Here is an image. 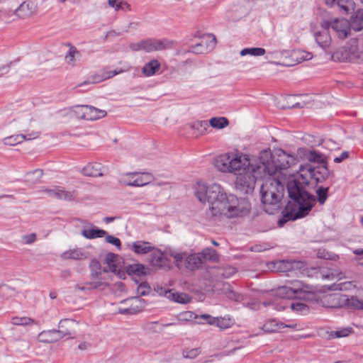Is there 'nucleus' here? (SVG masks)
<instances>
[{
  "mask_svg": "<svg viewBox=\"0 0 363 363\" xmlns=\"http://www.w3.org/2000/svg\"><path fill=\"white\" fill-rule=\"evenodd\" d=\"M62 259L82 260L88 257L87 254L81 248L69 249L60 255Z\"/></svg>",
  "mask_w": 363,
  "mask_h": 363,
  "instance_id": "393cba45",
  "label": "nucleus"
},
{
  "mask_svg": "<svg viewBox=\"0 0 363 363\" xmlns=\"http://www.w3.org/2000/svg\"><path fill=\"white\" fill-rule=\"evenodd\" d=\"M265 53V50L262 48H247L242 49L240 52L241 56H245L247 55L252 56H262Z\"/></svg>",
  "mask_w": 363,
  "mask_h": 363,
  "instance_id": "37998d69",
  "label": "nucleus"
},
{
  "mask_svg": "<svg viewBox=\"0 0 363 363\" xmlns=\"http://www.w3.org/2000/svg\"><path fill=\"white\" fill-rule=\"evenodd\" d=\"M350 330L347 328H344L342 330L334 332V333L332 334V336L335 337H343L347 336L350 334Z\"/></svg>",
  "mask_w": 363,
  "mask_h": 363,
  "instance_id": "0e129e2a",
  "label": "nucleus"
},
{
  "mask_svg": "<svg viewBox=\"0 0 363 363\" xmlns=\"http://www.w3.org/2000/svg\"><path fill=\"white\" fill-rule=\"evenodd\" d=\"M150 252V262L152 266L159 269H164L168 267L167 259L161 250L153 247V250Z\"/></svg>",
  "mask_w": 363,
  "mask_h": 363,
  "instance_id": "4be33fe9",
  "label": "nucleus"
},
{
  "mask_svg": "<svg viewBox=\"0 0 363 363\" xmlns=\"http://www.w3.org/2000/svg\"><path fill=\"white\" fill-rule=\"evenodd\" d=\"M291 308L294 311L304 312L308 310V306L303 303H291Z\"/></svg>",
  "mask_w": 363,
  "mask_h": 363,
  "instance_id": "680f3d73",
  "label": "nucleus"
},
{
  "mask_svg": "<svg viewBox=\"0 0 363 363\" xmlns=\"http://www.w3.org/2000/svg\"><path fill=\"white\" fill-rule=\"evenodd\" d=\"M145 40H141L138 43H132L129 45V48L133 51H140V50L145 51Z\"/></svg>",
  "mask_w": 363,
  "mask_h": 363,
  "instance_id": "13d9d810",
  "label": "nucleus"
},
{
  "mask_svg": "<svg viewBox=\"0 0 363 363\" xmlns=\"http://www.w3.org/2000/svg\"><path fill=\"white\" fill-rule=\"evenodd\" d=\"M122 72H123V70L122 69H119L118 70L115 69V70H113V71H103V72H101L104 80L111 79L113 77H114V76H116V75H117L118 74H121Z\"/></svg>",
  "mask_w": 363,
  "mask_h": 363,
  "instance_id": "052dcab7",
  "label": "nucleus"
},
{
  "mask_svg": "<svg viewBox=\"0 0 363 363\" xmlns=\"http://www.w3.org/2000/svg\"><path fill=\"white\" fill-rule=\"evenodd\" d=\"M276 155L278 158L277 162H274L273 160V155L272 154V164L277 169L276 177L279 176V178L284 179L283 176L281 175V170L286 169L295 164L296 162V157L293 155L286 153L282 149L277 150Z\"/></svg>",
  "mask_w": 363,
  "mask_h": 363,
  "instance_id": "9b49d317",
  "label": "nucleus"
},
{
  "mask_svg": "<svg viewBox=\"0 0 363 363\" xmlns=\"http://www.w3.org/2000/svg\"><path fill=\"white\" fill-rule=\"evenodd\" d=\"M347 303L349 306L353 308L363 310V300L358 298L357 296L347 298Z\"/></svg>",
  "mask_w": 363,
  "mask_h": 363,
  "instance_id": "8fccbe9b",
  "label": "nucleus"
},
{
  "mask_svg": "<svg viewBox=\"0 0 363 363\" xmlns=\"http://www.w3.org/2000/svg\"><path fill=\"white\" fill-rule=\"evenodd\" d=\"M126 272L129 275L140 277L145 275V267L142 264H130L126 267Z\"/></svg>",
  "mask_w": 363,
  "mask_h": 363,
  "instance_id": "e433bc0d",
  "label": "nucleus"
},
{
  "mask_svg": "<svg viewBox=\"0 0 363 363\" xmlns=\"http://www.w3.org/2000/svg\"><path fill=\"white\" fill-rule=\"evenodd\" d=\"M59 334L57 330H50L40 333L38 338L41 342L52 343L60 340Z\"/></svg>",
  "mask_w": 363,
  "mask_h": 363,
  "instance_id": "a878e982",
  "label": "nucleus"
},
{
  "mask_svg": "<svg viewBox=\"0 0 363 363\" xmlns=\"http://www.w3.org/2000/svg\"><path fill=\"white\" fill-rule=\"evenodd\" d=\"M69 50L65 57V60L68 65L74 66L75 62L81 58L80 52L73 45L69 44Z\"/></svg>",
  "mask_w": 363,
  "mask_h": 363,
  "instance_id": "c756f323",
  "label": "nucleus"
},
{
  "mask_svg": "<svg viewBox=\"0 0 363 363\" xmlns=\"http://www.w3.org/2000/svg\"><path fill=\"white\" fill-rule=\"evenodd\" d=\"M91 269V281L85 282L84 284H77L75 288L82 291H91L92 290L103 291L109 286L110 278L102 271L100 263L96 260H91L90 263Z\"/></svg>",
  "mask_w": 363,
  "mask_h": 363,
  "instance_id": "423d86ee",
  "label": "nucleus"
},
{
  "mask_svg": "<svg viewBox=\"0 0 363 363\" xmlns=\"http://www.w3.org/2000/svg\"><path fill=\"white\" fill-rule=\"evenodd\" d=\"M272 161V151L269 148L262 150L259 154V166L245 173H239L235 182V189L242 194H251L257 179L266 177L267 174L276 172Z\"/></svg>",
  "mask_w": 363,
  "mask_h": 363,
  "instance_id": "7ed1b4c3",
  "label": "nucleus"
},
{
  "mask_svg": "<svg viewBox=\"0 0 363 363\" xmlns=\"http://www.w3.org/2000/svg\"><path fill=\"white\" fill-rule=\"evenodd\" d=\"M277 169L274 173L267 174L264 183L260 188L261 201L264 211L269 214L279 212L283 207L284 196V179L276 177Z\"/></svg>",
  "mask_w": 363,
  "mask_h": 363,
  "instance_id": "20e7f679",
  "label": "nucleus"
},
{
  "mask_svg": "<svg viewBox=\"0 0 363 363\" xmlns=\"http://www.w3.org/2000/svg\"><path fill=\"white\" fill-rule=\"evenodd\" d=\"M309 54H306L305 55V53L297 50V51H293L291 54V57H292L291 62H283L282 65L285 66H292L296 63H300L303 60H308L311 58V57H308Z\"/></svg>",
  "mask_w": 363,
  "mask_h": 363,
  "instance_id": "c9c22d12",
  "label": "nucleus"
},
{
  "mask_svg": "<svg viewBox=\"0 0 363 363\" xmlns=\"http://www.w3.org/2000/svg\"><path fill=\"white\" fill-rule=\"evenodd\" d=\"M107 234V232L97 228H91L89 230H83L82 235L87 239H94L96 238H102Z\"/></svg>",
  "mask_w": 363,
  "mask_h": 363,
  "instance_id": "ea45409f",
  "label": "nucleus"
},
{
  "mask_svg": "<svg viewBox=\"0 0 363 363\" xmlns=\"http://www.w3.org/2000/svg\"><path fill=\"white\" fill-rule=\"evenodd\" d=\"M120 304L121 306L118 308L120 314H135L145 308L146 301L143 298L135 296L121 301Z\"/></svg>",
  "mask_w": 363,
  "mask_h": 363,
  "instance_id": "f8f14e48",
  "label": "nucleus"
},
{
  "mask_svg": "<svg viewBox=\"0 0 363 363\" xmlns=\"http://www.w3.org/2000/svg\"><path fill=\"white\" fill-rule=\"evenodd\" d=\"M106 241L108 243L115 245L119 250L121 248V242L118 238L108 235L106 236Z\"/></svg>",
  "mask_w": 363,
  "mask_h": 363,
  "instance_id": "bf43d9fd",
  "label": "nucleus"
},
{
  "mask_svg": "<svg viewBox=\"0 0 363 363\" xmlns=\"http://www.w3.org/2000/svg\"><path fill=\"white\" fill-rule=\"evenodd\" d=\"M271 295L273 296V299L272 301H264L262 304L264 306H269L273 305L274 306V308L278 311L284 310V307H278L279 304L277 303V298L288 299L297 298L296 296L294 293L290 286H279L275 291H272Z\"/></svg>",
  "mask_w": 363,
  "mask_h": 363,
  "instance_id": "ddd939ff",
  "label": "nucleus"
},
{
  "mask_svg": "<svg viewBox=\"0 0 363 363\" xmlns=\"http://www.w3.org/2000/svg\"><path fill=\"white\" fill-rule=\"evenodd\" d=\"M215 166L222 172L233 173L238 176L259 166V157L251 160L250 156L240 152H228L220 155L215 160Z\"/></svg>",
  "mask_w": 363,
  "mask_h": 363,
  "instance_id": "39448f33",
  "label": "nucleus"
},
{
  "mask_svg": "<svg viewBox=\"0 0 363 363\" xmlns=\"http://www.w3.org/2000/svg\"><path fill=\"white\" fill-rule=\"evenodd\" d=\"M316 256L320 259H330V254L326 252L324 249H319L317 251Z\"/></svg>",
  "mask_w": 363,
  "mask_h": 363,
  "instance_id": "69168bd1",
  "label": "nucleus"
},
{
  "mask_svg": "<svg viewBox=\"0 0 363 363\" xmlns=\"http://www.w3.org/2000/svg\"><path fill=\"white\" fill-rule=\"evenodd\" d=\"M349 152L347 151H344L342 152V154L340 155V156L339 157H336L334 158L333 161L335 163H340L342 162L343 160L347 159L349 157Z\"/></svg>",
  "mask_w": 363,
  "mask_h": 363,
  "instance_id": "774afa93",
  "label": "nucleus"
},
{
  "mask_svg": "<svg viewBox=\"0 0 363 363\" xmlns=\"http://www.w3.org/2000/svg\"><path fill=\"white\" fill-rule=\"evenodd\" d=\"M106 170V167L101 163L91 162L83 167L82 173L86 177H102Z\"/></svg>",
  "mask_w": 363,
  "mask_h": 363,
  "instance_id": "412c9836",
  "label": "nucleus"
},
{
  "mask_svg": "<svg viewBox=\"0 0 363 363\" xmlns=\"http://www.w3.org/2000/svg\"><path fill=\"white\" fill-rule=\"evenodd\" d=\"M199 318L206 320L209 325H216L221 329H225L230 327L232 322L230 318H215L208 314H203Z\"/></svg>",
  "mask_w": 363,
  "mask_h": 363,
  "instance_id": "5701e85b",
  "label": "nucleus"
},
{
  "mask_svg": "<svg viewBox=\"0 0 363 363\" xmlns=\"http://www.w3.org/2000/svg\"><path fill=\"white\" fill-rule=\"evenodd\" d=\"M108 4L116 11H130V5L123 0H108Z\"/></svg>",
  "mask_w": 363,
  "mask_h": 363,
  "instance_id": "a19ab883",
  "label": "nucleus"
},
{
  "mask_svg": "<svg viewBox=\"0 0 363 363\" xmlns=\"http://www.w3.org/2000/svg\"><path fill=\"white\" fill-rule=\"evenodd\" d=\"M200 255L202 259H208L212 262L218 261V255L217 251L211 247H206L203 249Z\"/></svg>",
  "mask_w": 363,
  "mask_h": 363,
  "instance_id": "79ce46f5",
  "label": "nucleus"
},
{
  "mask_svg": "<svg viewBox=\"0 0 363 363\" xmlns=\"http://www.w3.org/2000/svg\"><path fill=\"white\" fill-rule=\"evenodd\" d=\"M332 57L334 60H349L363 63V48H359L358 41L354 39L349 47L342 48L334 52Z\"/></svg>",
  "mask_w": 363,
  "mask_h": 363,
  "instance_id": "6e6552de",
  "label": "nucleus"
},
{
  "mask_svg": "<svg viewBox=\"0 0 363 363\" xmlns=\"http://www.w3.org/2000/svg\"><path fill=\"white\" fill-rule=\"evenodd\" d=\"M350 28L355 31L363 29V9H358L352 16L349 23Z\"/></svg>",
  "mask_w": 363,
  "mask_h": 363,
  "instance_id": "cd10ccee",
  "label": "nucleus"
},
{
  "mask_svg": "<svg viewBox=\"0 0 363 363\" xmlns=\"http://www.w3.org/2000/svg\"><path fill=\"white\" fill-rule=\"evenodd\" d=\"M278 269L280 271L285 272L293 271V267H291V259L279 261Z\"/></svg>",
  "mask_w": 363,
  "mask_h": 363,
  "instance_id": "5fc2aeb1",
  "label": "nucleus"
},
{
  "mask_svg": "<svg viewBox=\"0 0 363 363\" xmlns=\"http://www.w3.org/2000/svg\"><path fill=\"white\" fill-rule=\"evenodd\" d=\"M160 67L159 61L153 59L144 65L142 68V73L146 77H151L160 69Z\"/></svg>",
  "mask_w": 363,
  "mask_h": 363,
  "instance_id": "c85d7f7f",
  "label": "nucleus"
},
{
  "mask_svg": "<svg viewBox=\"0 0 363 363\" xmlns=\"http://www.w3.org/2000/svg\"><path fill=\"white\" fill-rule=\"evenodd\" d=\"M167 298L179 303H187L191 300V297L184 293L167 291Z\"/></svg>",
  "mask_w": 363,
  "mask_h": 363,
  "instance_id": "473e14b6",
  "label": "nucleus"
},
{
  "mask_svg": "<svg viewBox=\"0 0 363 363\" xmlns=\"http://www.w3.org/2000/svg\"><path fill=\"white\" fill-rule=\"evenodd\" d=\"M325 25L328 29L331 28L341 38H346L350 29L349 22L345 19H336L331 22H325Z\"/></svg>",
  "mask_w": 363,
  "mask_h": 363,
  "instance_id": "dca6fc26",
  "label": "nucleus"
},
{
  "mask_svg": "<svg viewBox=\"0 0 363 363\" xmlns=\"http://www.w3.org/2000/svg\"><path fill=\"white\" fill-rule=\"evenodd\" d=\"M37 125V121L30 116H28L27 117L21 121L19 123V128L21 129L23 132L28 134L31 133L30 132L31 129H35Z\"/></svg>",
  "mask_w": 363,
  "mask_h": 363,
  "instance_id": "72a5a7b5",
  "label": "nucleus"
},
{
  "mask_svg": "<svg viewBox=\"0 0 363 363\" xmlns=\"http://www.w3.org/2000/svg\"><path fill=\"white\" fill-rule=\"evenodd\" d=\"M307 158L308 161L312 162H317L321 165L328 164V157L323 154H321L315 150L310 151L307 155Z\"/></svg>",
  "mask_w": 363,
  "mask_h": 363,
  "instance_id": "4c0bfd02",
  "label": "nucleus"
},
{
  "mask_svg": "<svg viewBox=\"0 0 363 363\" xmlns=\"http://www.w3.org/2000/svg\"><path fill=\"white\" fill-rule=\"evenodd\" d=\"M13 294V289L6 284L0 286V296L4 298H7L11 296Z\"/></svg>",
  "mask_w": 363,
  "mask_h": 363,
  "instance_id": "864d4df0",
  "label": "nucleus"
},
{
  "mask_svg": "<svg viewBox=\"0 0 363 363\" xmlns=\"http://www.w3.org/2000/svg\"><path fill=\"white\" fill-rule=\"evenodd\" d=\"M195 195L200 202L208 203L212 216H224L228 218L242 217L247 215L251 208L247 199H238L233 194L227 195L218 184L206 186L199 182L195 189Z\"/></svg>",
  "mask_w": 363,
  "mask_h": 363,
  "instance_id": "f257e3e1",
  "label": "nucleus"
},
{
  "mask_svg": "<svg viewBox=\"0 0 363 363\" xmlns=\"http://www.w3.org/2000/svg\"><path fill=\"white\" fill-rule=\"evenodd\" d=\"M299 171L306 177V180L311 183L314 180L315 183H321L325 181L333 174L328 168V164H322L317 167H312L310 165L302 167Z\"/></svg>",
  "mask_w": 363,
  "mask_h": 363,
  "instance_id": "1a4fd4ad",
  "label": "nucleus"
},
{
  "mask_svg": "<svg viewBox=\"0 0 363 363\" xmlns=\"http://www.w3.org/2000/svg\"><path fill=\"white\" fill-rule=\"evenodd\" d=\"M39 132L32 130L30 133L20 134L5 138L4 143L6 145H15L21 143L23 140H30L39 137Z\"/></svg>",
  "mask_w": 363,
  "mask_h": 363,
  "instance_id": "aec40b11",
  "label": "nucleus"
},
{
  "mask_svg": "<svg viewBox=\"0 0 363 363\" xmlns=\"http://www.w3.org/2000/svg\"><path fill=\"white\" fill-rule=\"evenodd\" d=\"M209 123L213 128L218 129L223 128L229 123L228 120L224 117L212 118Z\"/></svg>",
  "mask_w": 363,
  "mask_h": 363,
  "instance_id": "c03bdc74",
  "label": "nucleus"
},
{
  "mask_svg": "<svg viewBox=\"0 0 363 363\" xmlns=\"http://www.w3.org/2000/svg\"><path fill=\"white\" fill-rule=\"evenodd\" d=\"M154 246L151 243L143 240L134 242L130 245V250L136 254H147L153 250Z\"/></svg>",
  "mask_w": 363,
  "mask_h": 363,
  "instance_id": "bb28decb",
  "label": "nucleus"
},
{
  "mask_svg": "<svg viewBox=\"0 0 363 363\" xmlns=\"http://www.w3.org/2000/svg\"><path fill=\"white\" fill-rule=\"evenodd\" d=\"M291 267H293V270L301 269L305 267V264L301 261L291 259Z\"/></svg>",
  "mask_w": 363,
  "mask_h": 363,
  "instance_id": "338daca9",
  "label": "nucleus"
},
{
  "mask_svg": "<svg viewBox=\"0 0 363 363\" xmlns=\"http://www.w3.org/2000/svg\"><path fill=\"white\" fill-rule=\"evenodd\" d=\"M290 286L297 297V299L308 300L311 298L314 291L313 286L306 284L303 282L295 280L290 282Z\"/></svg>",
  "mask_w": 363,
  "mask_h": 363,
  "instance_id": "4468645a",
  "label": "nucleus"
},
{
  "mask_svg": "<svg viewBox=\"0 0 363 363\" xmlns=\"http://www.w3.org/2000/svg\"><path fill=\"white\" fill-rule=\"evenodd\" d=\"M154 177L149 172H128L123 174L121 182L130 186H143L149 184Z\"/></svg>",
  "mask_w": 363,
  "mask_h": 363,
  "instance_id": "9d476101",
  "label": "nucleus"
},
{
  "mask_svg": "<svg viewBox=\"0 0 363 363\" xmlns=\"http://www.w3.org/2000/svg\"><path fill=\"white\" fill-rule=\"evenodd\" d=\"M334 5H337L340 11L345 14L353 12L355 9V3L354 0H335V2L333 6Z\"/></svg>",
  "mask_w": 363,
  "mask_h": 363,
  "instance_id": "2f4dec72",
  "label": "nucleus"
},
{
  "mask_svg": "<svg viewBox=\"0 0 363 363\" xmlns=\"http://www.w3.org/2000/svg\"><path fill=\"white\" fill-rule=\"evenodd\" d=\"M117 255L114 253L109 252L106 255L104 262L108 264L107 267H104L102 271L104 274L108 272H115L117 270V267L115 264Z\"/></svg>",
  "mask_w": 363,
  "mask_h": 363,
  "instance_id": "f704fd0d",
  "label": "nucleus"
},
{
  "mask_svg": "<svg viewBox=\"0 0 363 363\" xmlns=\"http://www.w3.org/2000/svg\"><path fill=\"white\" fill-rule=\"evenodd\" d=\"M328 187L319 186L315 192L317 194V201L321 205L324 204L328 196Z\"/></svg>",
  "mask_w": 363,
  "mask_h": 363,
  "instance_id": "a18cd8bd",
  "label": "nucleus"
},
{
  "mask_svg": "<svg viewBox=\"0 0 363 363\" xmlns=\"http://www.w3.org/2000/svg\"><path fill=\"white\" fill-rule=\"evenodd\" d=\"M103 81H105V80L104 79L102 73L96 74L91 76L88 81L84 82V84H97V83H99Z\"/></svg>",
  "mask_w": 363,
  "mask_h": 363,
  "instance_id": "6e6d98bb",
  "label": "nucleus"
},
{
  "mask_svg": "<svg viewBox=\"0 0 363 363\" xmlns=\"http://www.w3.org/2000/svg\"><path fill=\"white\" fill-rule=\"evenodd\" d=\"M314 36L315 41L320 48L326 49L330 45L331 37L328 28L325 24L322 30L315 33Z\"/></svg>",
  "mask_w": 363,
  "mask_h": 363,
  "instance_id": "b1692460",
  "label": "nucleus"
},
{
  "mask_svg": "<svg viewBox=\"0 0 363 363\" xmlns=\"http://www.w3.org/2000/svg\"><path fill=\"white\" fill-rule=\"evenodd\" d=\"M14 325H28L34 323V320L28 317H13L11 321Z\"/></svg>",
  "mask_w": 363,
  "mask_h": 363,
  "instance_id": "de8ad7c7",
  "label": "nucleus"
},
{
  "mask_svg": "<svg viewBox=\"0 0 363 363\" xmlns=\"http://www.w3.org/2000/svg\"><path fill=\"white\" fill-rule=\"evenodd\" d=\"M206 38H208L210 40V43L207 44V42L204 43L203 41H201L194 45L190 47L188 52H192L195 54H203L207 52L208 50L212 49L216 44V38L215 35L213 34H207L206 35Z\"/></svg>",
  "mask_w": 363,
  "mask_h": 363,
  "instance_id": "f3484780",
  "label": "nucleus"
},
{
  "mask_svg": "<svg viewBox=\"0 0 363 363\" xmlns=\"http://www.w3.org/2000/svg\"><path fill=\"white\" fill-rule=\"evenodd\" d=\"M285 328L284 323H277L274 320H271L263 325L262 329L267 333L279 332Z\"/></svg>",
  "mask_w": 363,
  "mask_h": 363,
  "instance_id": "58836bf2",
  "label": "nucleus"
},
{
  "mask_svg": "<svg viewBox=\"0 0 363 363\" xmlns=\"http://www.w3.org/2000/svg\"><path fill=\"white\" fill-rule=\"evenodd\" d=\"M36 10L35 4L30 1H23L14 10V15L18 18H27L33 15Z\"/></svg>",
  "mask_w": 363,
  "mask_h": 363,
  "instance_id": "6ab92c4d",
  "label": "nucleus"
},
{
  "mask_svg": "<svg viewBox=\"0 0 363 363\" xmlns=\"http://www.w3.org/2000/svg\"><path fill=\"white\" fill-rule=\"evenodd\" d=\"M43 176V170L35 169L27 174V181H32L33 183L39 182Z\"/></svg>",
  "mask_w": 363,
  "mask_h": 363,
  "instance_id": "603ef678",
  "label": "nucleus"
},
{
  "mask_svg": "<svg viewBox=\"0 0 363 363\" xmlns=\"http://www.w3.org/2000/svg\"><path fill=\"white\" fill-rule=\"evenodd\" d=\"M22 239L23 240V242L25 244H32L36 240V234L35 233H31L29 235H26L22 237Z\"/></svg>",
  "mask_w": 363,
  "mask_h": 363,
  "instance_id": "e2e57ef3",
  "label": "nucleus"
},
{
  "mask_svg": "<svg viewBox=\"0 0 363 363\" xmlns=\"http://www.w3.org/2000/svg\"><path fill=\"white\" fill-rule=\"evenodd\" d=\"M76 323L72 319L65 318L61 320L59 323L57 332L60 333V339L63 337L72 338L73 337L74 329L76 326Z\"/></svg>",
  "mask_w": 363,
  "mask_h": 363,
  "instance_id": "a211bd4d",
  "label": "nucleus"
},
{
  "mask_svg": "<svg viewBox=\"0 0 363 363\" xmlns=\"http://www.w3.org/2000/svg\"><path fill=\"white\" fill-rule=\"evenodd\" d=\"M174 44V41L167 39L154 40L150 38L145 40V51L147 52L161 51L172 48Z\"/></svg>",
  "mask_w": 363,
  "mask_h": 363,
  "instance_id": "2eb2a0df",
  "label": "nucleus"
},
{
  "mask_svg": "<svg viewBox=\"0 0 363 363\" xmlns=\"http://www.w3.org/2000/svg\"><path fill=\"white\" fill-rule=\"evenodd\" d=\"M86 119L87 121H94L104 118L106 116V111L105 110L96 108L91 106L87 105L86 110Z\"/></svg>",
  "mask_w": 363,
  "mask_h": 363,
  "instance_id": "7c9ffc66",
  "label": "nucleus"
},
{
  "mask_svg": "<svg viewBox=\"0 0 363 363\" xmlns=\"http://www.w3.org/2000/svg\"><path fill=\"white\" fill-rule=\"evenodd\" d=\"M87 105L76 106L73 107L72 112L76 117L82 119H86Z\"/></svg>",
  "mask_w": 363,
  "mask_h": 363,
  "instance_id": "09e8293b",
  "label": "nucleus"
},
{
  "mask_svg": "<svg viewBox=\"0 0 363 363\" xmlns=\"http://www.w3.org/2000/svg\"><path fill=\"white\" fill-rule=\"evenodd\" d=\"M306 178L299 171V174L290 179L286 185L290 201L286 206V211L294 220L308 215L316 202L311 193L313 186Z\"/></svg>",
  "mask_w": 363,
  "mask_h": 363,
  "instance_id": "f03ea898",
  "label": "nucleus"
},
{
  "mask_svg": "<svg viewBox=\"0 0 363 363\" xmlns=\"http://www.w3.org/2000/svg\"><path fill=\"white\" fill-rule=\"evenodd\" d=\"M169 255L174 259L176 267L179 269L195 271L202 264V258L200 254H189L185 252L171 250Z\"/></svg>",
  "mask_w": 363,
  "mask_h": 363,
  "instance_id": "0eeeda50",
  "label": "nucleus"
},
{
  "mask_svg": "<svg viewBox=\"0 0 363 363\" xmlns=\"http://www.w3.org/2000/svg\"><path fill=\"white\" fill-rule=\"evenodd\" d=\"M355 287H356V285L353 281H345V282H342V283L338 284L337 285V287L335 288V289L344 291V290H349V289H351L352 288H355Z\"/></svg>",
  "mask_w": 363,
  "mask_h": 363,
  "instance_id": "4d7b16f0",
  "label": "nucleus"
},
{
  "mask_svg": "<svg viewBox=\"0 0 363 363\" xmlns=\"http://www.w3.org/2000/svg\"><path fill=\"white\" fill-rule=\"evenodd\" d=\"M151 288L147 281H141L137 287V293L140 296H146L150 294Z\"/></svg>",
  "mask_w": 363,
  "mask_h": 363,
  "instance_id": "3c124183",
  "label": "nucleus"
},
{
  "mask_svg": "<svg viewBox=\"0 0 363 363\" xmlns=\"http://www.w3.org/2000/svg\"><path fill=\"white\" fill-rule=\"evenodd\" d=\"M55 192V197L60 199H64L70 201L74 198V194L70 191H65L62 187H57V191Z\"/></svg>",
  "mask_w": 363,
  "mask_h": 363,
  "instance_id": "49530a36",
  "label": "nucleus"
}]
</instances>
